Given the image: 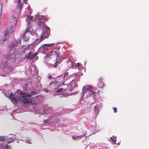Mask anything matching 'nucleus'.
Segmentation results:
<instances>
[{
    "label": "nucleus",
    "mask_w": 149,
    "mask_h": 149,
    "mask_svg": "<svg viewBox=\"0 0 149 149\" xmlns=\"http://www.w3.org/2000/svg\"><path fill=\"white\" fill-rule=\"evenodd\" d=\"M72 137L74 140H76L77 139H78L77 136H72Z\"/></svg>",
    "instance_id": "30"
},
{
    "label": "nucleus",
    "mask_w": 149,
    "mask_h": 149,
    "mask_svg": "<svg viewBox=\"0 0 149 149\" xmlns=\"http://www.w3.org/2000/svg\"><path fill=\"white\" fill-rule=\"evenodd\" d=\"M68 74V72H66L63 76V80H62V81H63V83L64 84H69L72 81V80L70 79Z\"/></svg>",
    "instance_id": "8"
},
{
    "label": "nucleus",
    "mask_w": 149,
    "mask_h": 149,
    "mask_svg": "<svg viewBox=\"0 0 149 149\" xmlns=\"http://www.w3.org/2000/svg\"><path fill=\"white\" fill-rule=\"evenodd\" d=\"M14 28L11 27L10 29H7L4 32V36L3 39V41L8 40L10 33H12L14 31Z\"/></svg>",
    "instance_id": "7"
},
{
    "label": "nucleus",
    "mask_w": 149,
    "mask_h": 149,
    "mask_svg": "<svg viewBox=\"0 0 149 149\" xmlns=\"http://www.w3.org/2000/svg\"><path fill=\"white\" fill-rule=\"evenodd\" d=\"M95 109H96L97 108V106H95L94 107Z\"/></svg>",
    "instance_id": "32"
},
{
    "label": "nucleus",
    "mask_w": 149,
    "mask_h": 149,
    "mask_svg": "<svg viewBox=\"0 0 149 149\" xmlns=\"http://www.w3.org/2000/svg\"><path fill=\"white\" fill-rule=\"evenodd\" d=\"M52 82H51V83H50V85H50L51 84H52Z\"/></svg>",
    "instance_id": "36"
},
{
    "label": "nucleus",
    "mask_w": 149,
    "mask_h": 149,
    "mask_svg": "<svg viewBox=\"0 0 149 149\" xmlns=\"http://www.w3.org/2000/svg\"><path fill=\"white\" fill-rule=\"evenodd\" d=\"M31 52H30L29 53H28L25 56V57L27 58L28 59H31Z\"/></svg>",
    "instance_id": "21"
},
{
    "label": "nucleus",
    "mask_w": 149,
    "mask_h": 149,
    "mask_svg": "<svg viewBox=\"0 0 149 149\" xmlns=\"http://www.w3.org/2000/svg\"><path fill=\"white\" fill-rule=\"evenodd\" d=\"M52 76L51 75H49L48 77V78L49 79H51L52 78Z\"/></svg>",
    "instance_id": "31"
},
{
    "label": "nucleus",
    "mask_w": 149,
    "mask_h": 149,
    "mask_svg": "<svg viewBox=\"0 0 149 149\" xmlns=\"http://www.w3.org/2000/svg\"><path fill=\"white\" fill-rule=\"evenodd\" d=\"M38 54L37 53H35L34 54H32V55H31V59H32L33 58H34L35 56L37 55Z\"/></svg>",
    "instance_id": "25"
},
{
    "label": "nucleus",
    "mask_w": 149,
    "mask_h": 149,
    "mask_svg": "<svg viewBox=\"0 0 149 149\" xmlns=\"http://www.w3.org/2000/svg\"><path fill=\"white\" fill-rule=\"evenodd\" d=\"M16 46V45L15 44H13L11 45L10 47V50H12L13 48Z\"/></svg>",
    "instance_id": "23"
},
{
    "label": "nucleus",
    "mask_w": 149,
    "mask_h": 149,
    "mask_svg": "<svg viewBox=\"0 0 149 149\" xmlns=\"http://www.w3.org/2000/svg\"><path fill=\"white\" fill-rule=\"evenodd\" d=\"M79 63H72V68L74 69H79Z\"/></svg>",
    "instance_id": "15"
},
{
    "label": "nucleus",
    "mask_w": 149,
    "mask_h": 149,
    "mask_svg": "<svg viewBox=\"0 0 149 149\" xmlns=\"http://www.w3.org/2000/svg\"><path fill=\"white\" fill-rule=\"evenodd\" d=\"M15 50H16V49H14V51H15Z\"/></svg>",
    "instance_id": "37"
},
{
    "label": "nucleus",
    "mask_w": 149,
    "mask_h": 149,
    "mask_svg": "<svg viewBox=\"0 0 149 149\" xmlns=\"http://www.w3.org/2000/svg\"><path fill=\"white\" fill-rule=\"evenodd\" d=\"M8 139L6 136H0V142L3 141V142H6L7 143H10L13 141V140H11L10 141H8Z\"/></svg>",
    "instance_id": "11"
},
{
    "label": "nucleus",
    "mask_w": 149,
    "mask_h": 149,
    "mask_svg": "<svg viewBox=\"0 0 149 149\" xmlns=\"http://www.w3.org/2000/svg\"><path fill=\"white\" fill-rule=\"evenodd\" d=\"M23 6V3H21V0H18L17 6V8L13 12L12 15V17L13 19V21L14 22V24H16L19 15L21 11Z\"/></svg>",
    "instance_id": "2"
},
{
    "label": "nucleus",
    "mask_w": 149,
    "mask_h": 149,
    "mask_svg": "<svg viewBox=\"0 0 149 149\" xmlns=\"http://www.w3.org/2000/svg\"><path fill=\"white\" fill-rule=\"evenodd\" d=\"M113 110L114 112L116 113L117 112V108L116 107L113 108Z\"/></svg>",
    "instance_id": "29"
},
{
    "label": "nucleus",
    "mask_w": 149,
    "mask_h": 149,
    "mask_svg": "<svg viewBox=\"0 0 149 149\" xmlns=\"http://www.w3.org/2000/svg\"><path fill=\"white\" fill-rule=\"evenodd\" d=\"M19 90H20V89H18V90H17L16 91V92H18L19 91Z\"/></svg>",
    "instance_id": "33"
},
{
    "label": "nucleus",
    "mask_w": 149,
    "mask_h": 149,
    "mask_svg": "<svg viewBox=\"0 0 149 149\" xmlns=\"http://www.w3.org/2000/svg\"><path fill=\"white\" fill-rule=\"evenodd\" d=\"M93 87L91 85H88L87 86H84L82 88V92L81 94L84 96L85 94L86 93L87 91H88L90 92V91L91 89H93Z\"/></svg>",
    "instance_id": "10"
},
{
    "label": "nucleus",
    "mask_w": 149,
    "mask_h": 149,
    "mask_svg": "<svg viewBox=\"0 0 149 149\" xmlns=\"http://www.w3.org/2000/svg\"><path fill=\"white\" fill-rule=\"evenodd\" d=\"M54 45L53 43L52 44H45L44 45V47L45 48H47V47H50Z\"/></svg>",
    "instance_id": "22"
},
{
    "label": "nucleus",
    "mask_w": 149,
    "mask_h": 149,
    "mask_svg": "<svg viewBox=\"0 0 149 149\" xmlns=\"http://www.w3.org/2000/svg\"><path fill=\"white\" fill-rule=\"evenodd\" d=\"M69 61L71 62L72 63H73L74 62L73 60L72 57H70L69 58Z\"/></svg>",
    "instance_id": "24"
},
{
    "label": "nucleus",
    "mask_w": 149,
    "mask_h": 149,
    "mask_svg": "<svg viewBox=\"0 0 149 149\" xmlns=\"http://www.w3.org/2000/svg\"><path fill=\"white\" fill-rule=\"evenodd\" d=\"M45 29V30H43L40 35V38L43 40L48 38L50 33V29L49 27H47Z\"/></svg>",
    "instance_id": "6"
},
{
    "label": "nucleus",
    "mask_w": 149,
    "mask_h": 149,
    "mask_svg": "<svg viewBox=\"0 0 149 149\" xmlns=\"http://www.w3.org/2000/svg\"><path fill=\"white\" fill-rule=\"evenodd\" d=\"M90 92L91 93H90V94H92L93 95L95 94V91H94L93 90H91V89L90 91Z\"/></svg>",
    "instance_id": "27"
},
{
    "label": "nucleus",
    "mask_w": 149,
    "mask_h": 149,
    "mask_svg": "<svg viewBox=\"0 0 149 149\" xmlns=\"http://www.w3.org/2000/svg\"><path fill=\"white\" fill-rule=\"evenodd\" d=\"M43 40L42 39V38H39L36 39L33 43H31L30 44H29L27 45V47H25V45H23L22 48V49L24 51L27 48H29V47L31 46H32V47L34 48L38 44H39L41 41Z\"/></svg>",
    "instance_id": "5"
},
{
    "label": "nucleus",
    "mask_w": 149,
    "mask_h": 149,
    "mask_svg": "<svg viewBox=\"0 0 149 149\" xmlns=\"http://www.w3.org/2000/svg\"><path fill=\"white\" fill-rule=\"evenodd\" d=\"M104 85V83L103 81L102 78L100 77L99 79L98 82L97 83V86L99 88H103Z\"/></svg>",
    "instance_id": "12"
},
{
    "label": "nucleus",
    "mask_w": 149,
    "mask_h": 149,
    "mask_svg": "<svg viewBox=\"0 0 149 149\" xmlns=\"http://www.w3.org/2000/svg\"><path fill=\"white\" fill-rule=\"evenodd\" d=\"M79 75L78 74H77V73H75L73 74L72 77V78H74L75 77V79L76 80H78L79 79Z\"/></svg>",
    "instance_id": "20"
},
{
    "label": "nucleus",
    "mask_w": 149,
    "mask_h": 149,
    "mask_svg": "<svg viewBox=\"0 0 149 149\" xmlns=\"http://www.w3.org/2000/svg\"><path fill=\"white\" fill-rule=\"evenodd\" d=\"M38 97V96H34L33 97Z\"/></svg>",
    "instance_id": "35"
},
{
    "label": "nucleus",
    "mask_w": 149,
    "mask_h": 149,
    "mask_svg": "<svg viewBox=\"0 0 149 149\" xmlns=\"http://www.w3.org/2000/svg\"><path fill=\"white\" fill-rule=\"evenodd\" d=\"M85 136L84 134H83L82 135H81L77 136L78 139L81 138L82 137H84Z\"/></svg>",
    "instance_id": "26"
},
{
    "label": "nucleus",
    "mask_w": 149,
    "mask_h": 149,
    "mask_svg": "<svg viewBox=\"0 0 149 149\" xmlns=\"http://www.w3.org/2000/svg\"><path fill=\"white\" fill-rule=\"evenodd\" d=\"M5 143H6V144L5 145L4 144L3 145H1L2 146V148L3 149H10V146L8 145V144H9V143H7L6 142Z\"/></svg>",
    "instance_id": "16"
},
{
    "label": "nucleus",
    "mask_w": 149,
    "mask_h": 149,
    "mask_svg": "<svg viewBox=\"0 0 149 149\" xmlns=\"http://www.w3.org/2000/svg\"><path fill=\"white\" fill-rule=\"evenodd\" d=\"M63 90V88H61L60 89H58L55 92L56 94L58 95L61 94V93H62Z\"/></svg>",
    "instance_id": "19"
},
{
    "label": "nucleus",
    "mask_w": 149,
    "mask_h": 149,
    "mask_svg": "<svg viewBox=\"0 0 149 149\" xmlns=\"http://www.w3.org/2000/svg\"><path fill=\"white\" fill-rule=\"evenodd\" d=\"M33 17L32 16L28 17L26 19V21L27 22V25H31V24L32 22Z\"/></svg>",
    "instance_id": "14"
},
{
    "label": "nucleus",
    "mask_w": 149,
    "mask_h": 149,
    "mask_svg": "<svg viewBox=\"0 0 149 149\" xmlns=\"http://www.w3.org/2000/svg\"><path fill=\"white\" fill-rule=\"evenodd\" d=\"M116 136H113L112 137H111L110 138V139H111L112 142H113V143L116 144Z\"/></svg>",
    "instance_id": "17"
},
{
    "label": "nucleus",
    "mask_w": 149,
    "mask_h": 149,
    "mask_svg": "<svg viewBox=\"0 0 149 149\" xmlns=\"http://www.w3.org/2000/svg\"><path fill=\"white\" fill-rule=\"evenodd\" d=\"M46 121V120H44V122H45V121Z\"/></svg>",
    "instance_id": "38"
},
{
    "label": "nucleus",
    "mask_w": 149,
    "mask_h": 149,
    "mask_svg": "<svg viewBox=\"0 0 149 149\" xmlns=\"http://www.w3.org/2000/svg\"><path fill=\"white\" fill-rule=\"evenodd\" d=\"M30 33L24 32L23 35L24 39L25 41H28L29 39V36Z\"/></svg>",
    "instance_id": "13"
},
{
    "label": "nucleus",
    "mask_w": 149,
    "mask_h": 149,
    "mask_svg": "<svg viewBox=\"0 0 149 149\" xmlns=\"http://www.w3.org/2000/svg\"><path fill=\"white\" fill-rule=\"evenodd\" d=\"M19 43L21 45V40H20L19 41Z\"/></svg>",
    "instance_id": "34"
},
{
    "label": "nucleus",
    "mask_w": 149,
    "mask_h": 149,
    "mask_svg": "<svg viewBox=\"0 0 149 149\" xmlns=\"http://www.w3.org/2000/svg\"><path fill=\"white\" fill-rule=\"evenodd\" d=\"M44 91L46 93H48L49 91V90L47 88H45L44 89Z\"/></svg>",
    "instance_id": "28"
},
{
    "label": "nucleus",
    "mask_w": 149,
    "mask_h": 149,
    "mask_svg": "<svg viewBox=\"0 0 149 149\" xmlns=\"http://www.w3.org/2000/svg\"><path fill=\"white\" fill-rule=\"evenodd\" d=\"M16 52V51H15V52L13 53V52L11 53V52H9L7 54H6L4 58L2 60V64L5 65L6 64L8 61L10 59H13L15 60V54H17Z\"/></svg>",
    "instance_id": "3"
},
{
    "label": "nucleus",
    "mask_w": 149,
    "mask_h": 149,
    "mask_svg": "<svg viewBox=\"0 0 149 149\" xmlns=\"http://www.w3.org/2000/svg\"><path fill=\"white\" fill-rule=\"evenodd\" d=\"M54 54L56 55V57L57 58H56V63L53 65L54 67H56L57 66V64L59 63V61H60L59 58V52L58 49H56L54 50Z\"/></svg>",
    "instance_id": "9"
},
{
    "label": "nucleus",
    "mask_w": 149,
    "mask_h": 149,
    "mask_svg": "<svg viewBox=\"0 0 149 149\" xmlns=\"http://www.w3.org/2000/svg\"><path fill=\"white\" fill-rule=\"evenodd\" d=\"M47 19V17L45 16H36L34 19L37 21V24L40 27H45V24L44 23L45 20Z\"/></svg>",
    "instance_id": "4"
},
{
    "label": "nucleus",
    "mask_w": 149,
    "mask_h": 149,
    "mask_svg": "<svg viewBox=\"0 0 149 149\" xmlns=\"http://www.w3.org/2000/svg\"><path fill=\"white\" fill-rule=\"evenodd\" d=\"M36 93V92L35 91L31 92V94H28L20 91L19 93L20 95L19 97H15L14 94L12 92L8 96V97L14 104H16L18 101L20 100L23 102L24 104H32V102L28 98L31 97L33 95Z\"/></svg>",
    "instance_id": "1"
},
{
    "label": "nucleus",
    "mask_w": 149,
    "mask_h": 149,
    "mask_svg": "<svg viewBox=\"0 0 149 149\" xmlns=\"http://www.w3.org/2000/svg\"><path fill=\"white\" fill-rule=\"evenodd\" d=\"M31 25H27V27L26 28V29L25 30V32L28 33H30V31H31Z\"/></svg>",
    "instance_id": "18"
}]
</instances>
